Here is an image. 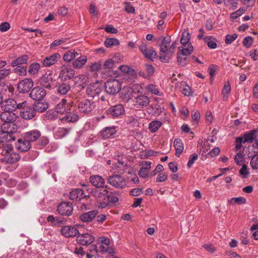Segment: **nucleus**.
Listing matches in <instances>:
<instances>
[{
    "label": "nucleus",
    "mask_w": 258,
    "mask_h": 258,
    "mask_svg": "<svg viewBox=\"0 0 258 258\" xmlns=\"http://www.w3.org/2000/svg\"><path fill=\"white\" fill-rule=\"evenodd\" d=\"M174 147L176 150L175 155L179 157L183 150V144L180 139H176L173 143Z\"/></svg>",
    "instance_id": "nucleus-37"
},
{
    "label": "nucleus",
    "mask_w": 258,
    "mask_h": 258,
    "mask_svg": "<svg viewBox=\"0 0 258 258\" xmlns=\"http://www.w3.org/2000/svg\"><path fill=\"white\" fill-rule=\"evenodd\" d=\"M46 94V91L43 88L38 86L32 89L29 96L34 100L40 101L44 98Z\"/></svg>",
    "instance_id": "nucleus-11"
},
{
    "label": "nucleus",
    "mask_w": 258,
    "mask_h": 258,
    "mask_svg": "<svg viewBox=\"0 0 258 258\" xmlns=\"http://www.w3.org/2000/svg\"><path fill=\"white\" fill-rule=\"evenodd\" d=\"M139 49L145 57L151 60H153V58L157 57V52L152 48H147L146 44L144 43H142L139 46Z\"/></svg>",
    "instance_id": "nucleus-13"
},
{
    "label": "nucleus",
    "mask_w": 258,
    "mask_h": 258,
    "mask_svg": "<svg viewBox=\"0 0 258 258\" xmlns=\"http://www.w3.org/2000/svg\"><path fill=\"white\" fill-rule=\"evenodd\" d=\"M211 36H206L204 38V40L207 43L208 47L212 49H215L217 47V43L214 40H212Z\"/></svg>",
    "instance_id": "nucleus-58"
},
{
    "label": "nucleus",
    "mask_w": 258,
    "mask_h": 258,
    "mask_svg": "<svg viewBox=\"0 0 258 258\" xmlns=\"http://www.w3.org/2000/svg\"><path fill=\"white\" fill-rule=\"evenodd\" d=\"M250 165L253 169H258V154H255L252 157Z\"/></svg>",
    "instance_id": "nucleus-59"
},
{
    "label": "nucleus",
    "mask_w": 258,
    "mask_h": 258,
    "mask_svg": "<svg viewBox=\"0 0 258 258\" xmlns=\"http://www.w3.org/2000/svg\"><path fill=\"white\" fill-rule=\"evenodd\" d=\"M107 204L106 207L109 205V203H116L118 202V198L114 195L112 193H110L109 194H107L106 198Z\"/></svg>",
    "instance_id": "nucleus-57"
},
{
    "label": "nucleus",
    "mask_w": 258,
    "mask_h": 258,
    "mask_svg": "<svg viewBox=\"0 0 258 258\" xmlns=\"http://www.w3.org/2000/svg\"><path fill=\"white\" fill-rule=\"evenodd\" d=\"M246 202V199L242 197H239L237 198H232L230 199V200L229 201V203L232 205H233L234 204H245Z\"/></svg>",
    "instance_id": "nucleus-54"
},
{
    "label": "nucleus",
    "mask_w": 258,
    "mask_h": 258,
    "mask_svg": "<svg viewBox=\"0 0 258 258\" xmlns=\"http://www.w3.org/2000/svg\"><path fill=\"white\" fill-rule=\"evenodd\" d=\"M57 211L60 215L70 216L73 211L72 204L69 202H62L58 205Z\"/></svg>",
    "instance_id": "nucleus-10"
},
{
    "label": "nucleus",
    "mask_w": 258,
    "mask_h": 258,
    "mask_svg": "<svg viewBox=\"0 0 258 258\" xmlns=\"http://www.w3.org/2000/svg\"><path fill=\"white\" fill-rule=\"evenodd\" d=\"M98 214V210H92L88 212L82 214L81 215H80V219L82 222H91L95 219Z\"/></svg>",
    "instance_id": "nucleus-25"
},
{
    "label": "nucleus",
    "mask_w": 258,
    "mask_h": 258,
    "mask_svg": "<svg viewBox=\"0 0 258 258\" xmlns=\"http://www.w3.org/2000/svg\"><path fill=\"white\" fill-rule=\"evenodd\" d=\"M107 187L108 186L105 185L103 188L95 189L90 191L92 196L96 199L98 203V206L99 208L103 209L106 207V198L109 192L107 189Z\"/></svg>",
    "instance_id": "nucleus-2"
},
{
    "label": "nucleus",
    "mask_w": 258,
    "mask_h": 258,
    "mask_svg": "<svg viewBox=\"0 0 258 258\" xmlns=\"http://www.w3.org/2000/svg\"><path fill=\"white\" fill-rule=\"evenodd\" d=\"M119 40L114 38H106L104 42V45L106 47H111L113 46H117L119 45Z\"/></svg>",
    "instance_id": "nucleus-47"
},
{
    "label": "nucleus",
    "mask_w": 258,
    "mask_h": 258,
    "mask_svg": "<svg viewBox=\"0 0 258 258\" xmlns=\"http://www.w3.org/2000/svg\"><path fill=\"white\" fill-rule=\"evenodd\" d=\"M49 143V140L47 137L45 136H40L39 140L36 145V148L41 149L45 147Z\"/></svg>",
    "instance_id": "nucleus-43"
},
{
    "label": "nucleus",
    "mask_w": 258,
    "mask_h": 258,
    "mask_svg": "<svg viewBox=\"0 0 258 258\" xmlns=\"http://www.w3.org/2000/svg\"><path fill=\"white\" fill-rule=\"evenodd\" d=\"M60 58V54L58 53H55L50 56L46 57L41 61V62L44 67H49L55 64Z\"/></svg>",
    "instance_id": "nucleus-22"
},
{
    "label": "nucleus",
    "mask_w": 258,
    "mask_h": 258,
    "mask_svg": "<svg viewBox=\"0 0 258 258\" xmlns=\"http://www.w3.org/2000/svg\"><path fill=\"white\" fill-rule=\"evenodd\" d=\"M41 67L40 63L38 62H33L29 66L28 73L31 75H35L38 74L40 70Z\"/></svg>",
    "instance_id": "nucleus-39"
},
{
    "label": "nucleus",
    "mask_w": 258,
    "mask_h": 258,
    "mask_svg": "<svg viewBox=\"0 0 258 258\" xmlns=\"http://www.w3.org/2000/svg\"><path fill=\"white\" fill-rule=\"evenodd\" d=\"M54 81L50 73L43 75L39 80L40 85L47 89L52 87Z\"/></svg>",
    "instance_id": "nucleus-20"
},
{
    "label": "nucleus",
    "mask_w": 258,
    "mask_h": 258,
    "mask_svg": "<svg viewBox=\"0 0 258 258\" xmlns=\"http://www.w3.org/2000/svg\"><path fill=\"white\" fill-rule=\"evenodd\" d=\"M132 92V91L130 88L124 87L121 92L120 98L124 101H127L131 98V93Z\"/></svg>",
    "instance_id": "nucleus-42"
},
{
    "label": "nucleus",
    "mask_w": 258,
    "mask_h": 258,
    "mask_svg": "<svg viewBox=\"0 0 258 258\" xmlns=\"http://www.w3.org/2000/svg\"><path fill=\"white\" fill-rule=\"evenodd\" d=\"M107 182L111 185L117 188H123L127 184L124 177L119 174H113L107 178Z\"/></svg>",
    "instance_id": "nucleus-5"
},
{
    "label": "nucleus",
    "mask_w": 258,
    "mask_h": 258,
    "mask_svg": "<svg viewBox=\"0 0 258 258\" xmlns=\"http://www.w3.org/2000/svg\"><path fill=\"white\" fill-rule=\"evenodd\" d=\"M121 88L120 83L116 79L109 80L105 83V91L110 95L116 94L120 91Z\"/></svg>",
    "instance_id": "nucleus-4"
},
{
    "label": "nucleus",
    "mask_w": 258,
    "mask_h": 258,
    "mask_svg": "<svg viewBox=\"0 0 258 258\" xmlns=\"http://www.w3.org/2000/svg\"><path fill=\"white\" fill-rule=\"evenodd\" d=\"M119 70L125 74H127L131 76H135L136 71L134 69L126 65H121L119 67Z\"/></svg>",
    "instance_id": "nucleus-46"
},
{
    "label": "nucleus",
    "mask_w": 258,
    "mask_h": 258,
    "mask_svg": "<svg viewBox=\"0 0 258 258\" xmlns=\"http://www.w3.org/2000/svg\"><path fill=\"white\" fill-rule=\"evenodd\" d=\"M21 104H23L22 107L20 108V109H21L20 116L23 119L30 120L36 115L32 106L26 105V101L23 102Z\"/></svg>",
    "instance_id": "nucleus-7"
},
{
    "label": "nucleus",
    "mask_w": 258,
    "mask_h": 258,
    "mask_svg": "<svg viewBox=\"0 0 258 258\" xmlns=\"http://www.w3.org/2000/svg\"><path fill=\"white\" fill-rule=\"evenodd\" d=\"M87 94L92 97H94L101 92L100 88H96L95 85L90 84L87 88Z\"/></svg>",
    "instance_id": "nucleus-38"
},
{
    "label": "nucleus",
    "mask_w": 258,
    "mask_h": 258,
    "mask_svg": "<svg viewBox=\"0 0 258 258\" xmlns=\"http://www.w3.org/2000/svg\"><path fill=\"white\" fill-rule=\"evenodd\" d=\"M148 89L150 92L155 95L158 96L161 95V93H160L159 88L156 85L150 84L148 86Z\"/></svg>",
    "instance_id": "nucleus-62"
},
{
    "label": "nucleus",
    "mask_w": 258,
    "mask_h": 258,
    "mask_svg": "<svg viewBox=\"0 0 258 258\" xmlns=\"http://www.w3.org/2000/svg\"><path fill=\"white\" fill-rule=\"evenodd\" d=\"M74 103L71 101L68 105V110L66 112V115L60 119L62 121L67 122H76L79 118L77 108L73 106Z\"/></svg>",
    "instance_id": "nucleus-3"
},
{
    "label": "nucleus",
    "mask_w": 258,
    "mask_h": 258,
    "mask_svg": "<svg viewBox=\"0 0 258 258\" xmlns=\"http://www.w3.org/2000/svg\"><path fill=\"white\" fill-rule=\"evenodd\" d=\"M47 221L55 225L57 223H62L64 221L60 218H55L53 215H49L47 217Z\"/></svg>",
    "instance_id": "nucleus-63"
},
{
    "label": "nucleus",
    "mask_w": 258,
    "mask_h": 258,
    "mask_svg": "<svg viewBox=\"0 0 258 258\" xmlns=\"http://www.w3.org/2000/svg\"><path fill=\"white\" fill-rule=\"evenodd\" d=\"M87 61V56L84 55L79 56L76 59L73 61V66L75 69H81L86 63Z\"/></svg>",
    "instance_id": "nucleus-34"
},
{
    "label": "nucleus",
    "mask_w": 258,
    "mask_h": 258,
    "mask_svg": "<svg viewBox=\"0 0 258 258\" xmlns=\"http://www.w3.org/2000/svg\"><path fill=\"white\" fill-rule=\"evenodd\" d=\"M149 97L145 95H138L135 97L133 100V105L135 108L141 109L147 107L150 103Z\"/></svg>",
    "instance_id": "nucleus-8"
},
{
    "label": "nucleus",
    "mask_w": 258,
    "mask_h": 258,
    "mask_svg": "<svg viewBox=\"0 0 258 258\" xmlns=\"http://www.w3.org/2000/svg\"><path fill=\"white\" fill-rule=\"evenodd\" d=\"M107 113L113 117H119L124 112L123 106L121 104H118L110 107L107 110Z\"/></svg>",
    "instance_id": "nucleus-18"
},
{
    "label": "nucleus",
    "mask_w": 258,
    "mask_h": 258,
    "mask_svg": "<svg viewBox=\"0 0 258 258\" xmlns=\"http://www.w3.org/2000/svg\"><path fill=\"white\" fill-rule=\"evenodd\" d=\"M23 104H17L16 100L13 99H9L3 101L1 104V108L4 111L15 112H16L17 108L22 107Z\"/></svg>",
    "instance_id": "nucleus-6"
},
{
    "label": "nucleus",
    "mask_w": 258,
    "mask_h": 258,
    "mask_svg": "<svg viewBox=\"0 0 258 258\" xmlns=\"http://www.w3.org/2000/svg\"><path fill=\"white\" fill-rule=\"evenodd\" d=\"M41 135V132L38 130H32L23 134V137L30 143L36 141Z\"/></svg>",
    "instance_id": "nucleus-15"
},
{
    "label": "nucleus",
    "mask_w": 258,
    "mask_h": 258,
    "mask_svg": "<svg viewBox=\"0 0 258 258\" xmlns=\"http://www.w3.org/2000/svg\"><path fill=\"white\" fill-rule=\"evenodd\" d=\"M178 49L180 54L186 56L190 54L193 51V47L191 44H188L187 47L183 46L181 49L180 47H179Z\"/></svg>",
    "instance_id": "nucleus-45"
},
{
    "label": "nucleus",
    "mask_w": 258,
    "mask_h": 258,
    "mask_svg": "<svg viewBox=\"0 0 258 258\" xmlns=\"http://www.w3.org/2000/svg\"><path fill=\"white\" fill-rule=\"evenodd\" d=\"M145 67L146 72L145 73L141 71L139 72V75L145 78L149 79L154 74L155 69L152 65L148 63L145 64Z\"/></svg>",
    "instance_id": "nucleus-31"
},
{
    "label": "nucleus",
    "mask_w": 258,
    "mask_h": 258,
    "mask_svg": "<svg viewBox=\"0 0 258 258\" xmlns=\"http://www.w3.org/2000/svg\"><path fill=\"white\" fill-rule=\"evenodd\" d=\"M94 240V237L89 233L80 234L77 238V242L83 245H90Z\"/></svg>",
    "instance_id": "nucleus-17"
},
{
    "label": "nucleus",
    "mask_w": 258,
    "mask_h": 258,
    "mask_svg": "<svg viewBox=\"0 0 258 258\" xmlns=\"http://www.w3.org/2000/svg\"><path fill=\"white\" fill-rule=\"evenodd\" d=\"M79 55V53L75 49H71L67 51L63 56V59L64 61L70 62L73 58Z\"/></svg>",
    "instance_id": "nucleus-35"
},
{
    "label": "nucleus",
    "mask_w": 258,
    "mask_h": 258,
    "mask_svg": "<svg viewBox=\"0 0 258 258\" xmlns=\"http://www.w3.org/2000/svg\"><path fill=\"white\" fill-rule=\"evenodd\" d=\"M32 107L36 114L37 112L42 113L48 108V104L46 102L38 101L32 104Z\"/></svg>",
    "instance_id": "nucleus-30"
},
{
    "label": "nucleus",
    "mask_w": 258,
    "mask_h": 258,
    "mask_svg": "<svg viewBox=\"0 0 258 258\" xmlns=\"http://www.w3.org/2000/svg\"><path fill=\"white\" fill-rule=\"evenodd\" d=\"M162 123L159 121H153L149 125V129L152 133H155L161 127Z\"/></svg>",
    "instance_id": "nucleus-48"
},
{
    "label": "nucleus",
    "mask_w": 258,
    "mask_h": 258,
    "mask_svg": "<svg viewBox=\"0 0 258 258\" xmlns=\"http://www.w3.org/2000/svg\"><path fill=\"white\" fill-rule=\"evenodd\" d=\"M95 107L94 102L89 99L82 100L78 105V109L80 112L87 114L90 113Z\"/></svg>",
    "instance_id": "nucleus-9"
},
{
    "label": "nucleus",
    "mask_w": 258,
    "mask_h": 258,
    "mask_svg": "<svg viewBox=\"0 0 258 258\" xmlns=\"http://www.w3.org/2000/svg\"><path fill=\"white\" fill-rule=\"evenodd\" d=\"M0 154L4 157L3 161L7 163H14L20 159L19 154L14 151L11 146L1 147Z\"/></svg>",
    "instance_id": "nucleus-1"
},
{
    "label": "nucleus",
    "mask_w": 258,
    "mask_h": 258,
    "mask_svg": "<svg viewBox=\"0 0 258 258\" xmlns=\"http://www.w3.org/2000/svg\"><path fill=\"white\" fill-rule=\"evenodd\" d=\"M85 198H89V196H86L81 188L74 189L70 193V198L72 200L80 201Z\"/></svg>",
    "instance_id": "nucleus-24"
},
{
    "label": "nucleus",
    "mask_w": 258,
    "mask_h": 258,
    "mask_svg": "<svg viewBox=\"0 0 258 258\" xmlns=\"http://www.w3.org/2000/svg\"><path fill=\"white\" fill-rule=\"evenodd\" d=\"M29 59L27 55H23L14 60L11 63L13 67L22 66L21 65L26 64Z\"/></svg>",
    "instance_id": "nucleus-36"
},
{
    "label": "nucleus",
    "mask_w": 258,
    "mask_h": 258,
    "mask_svg": "<svg viewBox=\"0 0 258 258\" xmlns=\"http://www.w3.org/2000/svg\"><path fill=\"white\" fill-rule=\"evenodd\" d=\"M177 61L179 65L183 67L188 64V61L187 59V56L180 54L179 51L177 52Z\"/></svg>",
    "instance_id": "nucleus-49"
},
{
    "label": "nucleus",
    "mask_w": 258,
    "mask_h": 258,
    "mask_svg": "<svg viewBox=\"0 0 258 258\" xmlns=\"http://www.w3.org/2000/svg\"><path fill=\"white\" fill-rule=\"evenodd\" d=\"M257 134V131L255 130L251 131L249 133L245 134L244 136L241 137L243 141V143L246 142L251 143L253 140L256 141Z\"/></svg>",
    "instance_id": "nucleus-33"
},
{
    "label": "nucleus",
    "mask_w": 258,
    "mask_h": 258,
    "mask_svg": "<svg viewBox=\"0 0 258 258\" xmlns=\"http://www.w3.org/2000/svg\"><path fill=\"white\" fill-rule=\"evenodd\" d=\"M33 84V81L31 79H25L19 83L18 89L21 93H26L32 88Z\"/></svg>",
    "instance_id": "nucleus-12"
},
{
    "label": "nucleus",
    "mask_w": 258,
    "mask_h": 258,
    "mask_svg": "<svg viewBox=\"0 0 258 258\" xmlns=\"http://www.w3.org/2000/svg\"><path fill=\"white\" fill-rule=\"evenodd\" d=\"M182 37L180 39V42L183 46L186 47L188 44V41L190 39V34L187 32L182 33Z\"/></svg>",
    "instance_id": "nucleus-53"
},
{
    "label": "nucleus",
    "mask_w": 258,
    "mask_h": 258,
    "mask_svg": "<svg viewBox=\"0 0 258 258\" xmlns=\"http://www.w3.org/2000/svg\"><path fill=\"white\" fill-rule=\"evenodd\" d=\"M8 133L3 132L0 133V143H3L5 142L14 141L16 140L15 137L11 136Z\"/></svg>",
    "instance_id": "nucleus-40"
},
{
    "label": "nucleus",
    "mask_w": 258,
    "mask_h": 258,
    "mask_svg": "<svg viewBox=\"0 0 258 258\" xmlns=\"http://www.w3.org/2000/svg\"><path fill=\"white\" fill-rule=\"evenodd\" d=\"M75 75V71L70 68L62 69L59 74L58 78L62 81H67L72 79Z\"/></svg>",
    "instance_id": "nucleus-14"
},
{
    "label": "nucleus",
    "mask_w": 258,
    "mask_h": 258,
    "mask_svg": "<svg viewBox=\"0 0 258 258\" xmlns=\"http://www.w3.org/2000/svg\"><path fill=\"white\" fill-rule=\"evenodd\" d=\"M2 127L5 132L12 137H15L14 134L16 133L18 129V126L14 122L3 123Z\"/></svg>",
    "instance_id": "nucleus-26"
},
{
    "label": "nucleus",
    "mask_w": 258,
    "mask_h": 258,
    "mask_svg": "<svg viewBox=\"0 0 258 258\" xmlns=\"http://www.w3.org/2000/svg\"><path fill=\"white\" fill-rule=\"evenodd\" d=\"M91 71L96 74L100 70L102 71V64L98 61L92 63L90 66Z\"/></svg>",
    "instance_id": "nucleus-50"
},
{
    "label": "nucleus",
    "mask_w": 258,
    "mask_h": 258,
    "mask_svg": "<svg viewBox=\"0 0 258 258\" xmlns=\"http://www.w3.org/2000/svg\"><path fill=\"white\" fill-rule=\"evenodd\" d=\"M90 182L92 185L96 187V189L103 188L105 187L104 179L100 175H92L89 178Z\"/></svg>",
    "instance_id": "nucleus-21"
},
{
    "label": "nucleus",
    "mask_w": 258,
    "mask_h": 258,
    "mask_svg": "<svg viewBox=\"0 0 258 258\" xmlns=\"http://www.w3.org/2000/svg\"><path fill=\"white\" fill-rule=\"evenodd\" d=\"M69 103H67L66 99H62L61 101L56 105L55 107V111L60 114H63L68 110V105Z\"/></svg>",
    "instance_id": "nucleus-32"
},
{
    "label": "nucleus",
    "mask_w": 258,
    "mask_h": 258,
    "mask_svg": "<svg viewBox=\"0 0 258 258\" xmlns=\"http://www.w3.org/2000/svg\"><path fill=\"white\" fill-rule=\"evenodd\" d=\"M70 132V130L65 127H59L55 133V136L57 138L61 139Z\"/></svg>",
    "instance_id": "nucleus-44"
},
{
    "label": "nucleus",
    "mask_w": 258,
    "mask_h": 258,
    "mask_svg": "<svg viewBox=\"0 0 258 258\" xmlns=\"http://www.w3.org/2000/svg\"><path fill=\"white\" fill-rule=\"evenodd\" d=\"M57 92L60 95H66L71 90V85L69 82L62 81L58 83L56 85Z\"/></svg>",
    "instance_id": "nucleus-29"
},
{
    "label": "nucleus",
    "mask_w": 258,
    "mask_h": 258,
    "mask_svg": "<svg viewBox=\"0 0 258 258\" xmlns=\"http://www.w3.org/2000/svg\"><path fill=\"white\" fill-rule=\"evenodd\" d=\"M223 3L226 7L231 6L232 10H235L237 8L238 3L235 0H223Z\"/></svg>",
    "instance_id": "nucleus-61"
},
{
    "label": "nucleus",
    "mask_w": 258,
    "mask_h": 258,
    "mask_svg": "<svg viewBox=\"0 0 258 258\" xmlns=\"http://www.w3.org/2000/svg\"><path fill=\"white\" fill-rule=\"evenodd\" d=\"M246 9L247 8L245 7L240 8L237 11L231 14L230 18L232 19H237L238 17L244 13L246 11Z\"/></svg>",
    "instance_id": "nucleus-55"
},
{
    "label": "nucleus",
    "mask_w": 258,
    "mask_h": 258,
    "mask_svg": "<svg viewBox=\"0 0 258 258\" xmlns=\"http://www.w3.org/2000/svg\"><path fill=\"white\" fill-rule=\"evenodd\" d=\"M116 132L117 130L116 127L112 126L104 127L99 134L100 137L104 139H107L114 137V135Z\"/></svg>",
    "instance_id": "nucleus-19"
},
{
    "label": "nucleus",
    "mask_w": 258,
    "mask_h": 258,
    "mask_svg": "<svg viewBox=\"0 0 258 258\" xmlns=\"http://www.w3.org/2000/svg\"><path fill=\"white\" fill-rule=\"evenodd\" d=\"M180 91L185 96H188L190 95V88L189 86L185 85V83H183L180 87Z\"/></svg>",
    "instance_id": "nucleus-56"
},
{
    "label": "nucleus",
    "mask_w": 258,
    "mask_h": 258,
    "mask_svg": "<svg viewBox=\"0 0 258 258\" xmlns=\"http://www.w3.org/2000/svg\"><path fill=\"white\" fill-rule=\"evenodd\" d=\"M171 42V38L170 36L165 37L163 40L160 45V51L163 53H168V48L167 45Z\"/></svg>",
    "instance_id": "nucleus-41"
},
{
    "label": "nucleus",
    "mask_w": 258,
    "mask_h": 258,
    "mask_svg": "<svg viewBox=\"0 0 258 258\" xmlns=\"http://www.w3.org/2000/svg\"><path fill=\"white\" fill-rule=\"evenodd\" d=\"M14 72L21 76L27 75V67L25 66H17L14 70Z\"/></svg>",
    "instance_id": "nucleus-51"
},
{
    "label": "nucleus",
    "mask_w": 258,
    "mask_h": 258,
    "mask_svg": "<svg viewBox=\"0 0 258 258\" xmlns=\"http://www.w3.org/2000/svg\"><path fill=\"white\" fill-rule=\"evenodd\" d=\"M18 117L17 112H15L4 111L0 115V118L4 123L15 122Z\"/></svg>",
    "instance_id": "nucleus-16"
},
{
    "label": "nucleus",
    "mask_w": 258,
    "mask_h": 258,
    "mask_svg": "<svg viewBox=\"0 0 258 258\" xmlns=\"http://www.w3.org/2000/svg\"><path fill=\"white\" fill-rule=\"evenodd\" d=\"M61 232L66 237H74L79 234V230L74 226H66L61 229Z\"/></svg>",
    "instance_id": "nucleus-23"
},
{
    "label": "nucleus",
    "mask_w": 258,
    "mask_h": 258,
    "mask_svg": "<svg viewBox=\"0 0 258 258\" xmlns=\"http://www.w3.org/2000/svg\"><path fill=\"white\" fill-rule=\"evenodd\" d=\"M16 147L21 152H26L30 149L31 144L29 141L25 140L23 138V139H18L16 144Z\"/></svg>",
    "instance_id": "nucleus-27"
},
{
    "label": "nucleus",
    "mask_w": 258,
    "mask_h": 258,
    "mask_svg": "<svg viewBox=\"0 0 258 258\" xmlns=\"http://www.w3.org/2000/svg\"><path fill=\"white\" fill-rule=\"evenodd\" d=\"M124 10L125 12L127 13L130 14H135V8L132 5L131 3L129 2H124Z\"/></svg>",
    "instance_id": "nucleus-60"
},
{
    "label": "nucleus",
    "mask_w": 258,
    "mask_h": 258,
    "mask_svg": "<svg viewBox=\"0 0 258 258\" xmlns=\"http://www.w3.org/2000/svg\"><path fill=\"white\" fill-rule=\"evenodd\" d=\"M198 158V155L196 153L192 154L189 157V160L187 164V166L188 168H190L193 164L195 163V161L197 160Z\"/></svg>",
    "instance_id": "nucleus-64"
},
{
    "label": "nucleus",
    "mask_w": 258,
    "mask_h": 258,
    "mask_svg": "<svg viewBox=\"0 0 258 258\" xmlns=\"http://www.w3.org/2000/svg\"><path fill=\"white\" fill-rule=\"evenodd\" d=\"M126 123L132 126H138L139 119L135 116H129L127 117Z\"/></svg>",
    "instance_id": "nucleus-52"
},
{
    "label": "nucleus",
    "mask_w": 258,
    "mask_h": 258,
    "mask_svg": "<svg viewBox=\"0 0 258 258\" xmlns=\"http://www.w3.org/2000/svg\"><path fill=\"white\" fill-rule=\"evenodd\" d=\"M116 60L113 58H108L104 61L102 64V73L105 75L106 73H110L111 70L115 68Z\"/></svg>",
    "instance_id": "nucleus-28"
}]
</instances>
